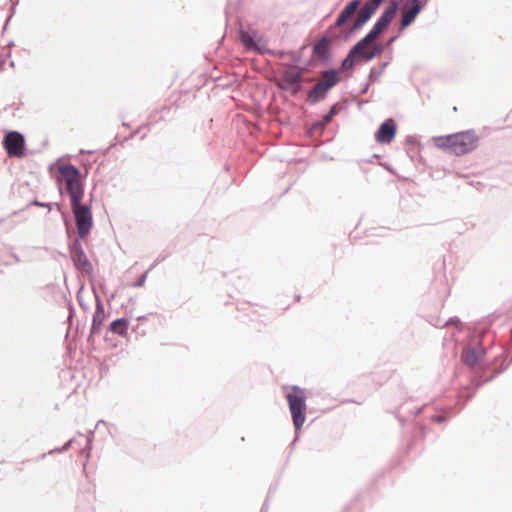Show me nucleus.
Instances as JSON below:
<instances>
[{
	"mask_svg": "<svg viewBox=\"0 0 512 512\" xmlns=\"http://www.w3.org/2000/svg\"><path fill=\"white\" fill-rule=\"evenodd\" d=\"M128 328H129V322L125 318L117 319V320L113 321L110 325L111 332H113L114 334H117L119 336H122V337L127 335Z\"/></svg>",
	"mask_w": 512,
	"mask_h": 512,
	"instance_id": "4468645a",
	"label": "nucleus"
},
{
	"mask_svg": "<svg viewBox=\"0 0 512 512\" xmlns=\"http://www.w3.org/2000/svg\"><path fill=\"white\" fill-rule=\"evenodd\" d=\"M396 135V125L392 119L386 120L381 124L375 134V139L378 143L388 144L392 142Z\"/></svg>",
	"mask_w": 512,
	"mask_h": 512,
	"instance_id": "1a4fd4ad",
	"label": "nucleus"
},
{
	"mask_svg": "<svg viewBox=\"0 0 512 512\" xmlns=\"http://www.w3.org/2000/svg\"><path fill=\"white\" fill-rule=\"evenodd\" d=\"M3 146L11 157L21 158L25 155V139L17 131H10L5 135Z\"/></svg>",
	"mask_w": 512,
	"mask_h": 512,
	"instance_id": "423d86ee",
	"label": "nucleus"
},
{
	"mask_svg": "<svg viewBox=\"0 0 512 512\" xmlns=\"http://www.w3.org/2000/svg\"><path fill=\"white\" fill-rule=\"evenodd\" d=\"M338 73L335 70H328L322 73L321 79L308 94V101L316 103L323 99L326 93L338 83Z\"/></svg>",
	"mask_w": 512,
	"mask_h": 512,
	"instance_id": "20e7f679",
	"label": "nucleus"
},
{
	"mask_svg": "<svg viewBox=\"0 0 512 512\" xmlns=\"http://www.w3.org/2000/svg\"><path fill=\"white\" fill-rule=\"evenodd\" d=\"M482 356L483 352L481 349L471 348L464 351L462 358L469 366H475L478 364Z\"/></svg>",
	"mask_w": 512,
	"mask_h": 512,
	"instance_id": "ddd939ff",
	"label": "nucleus"
},
{
	"mask_svg": "<svg viewBox=\"0 0 512 512\" xmlns=\"http://www.w3.org/2000/svg\"><path fill=\"white\" fill-rule=\"evenodd\" d=\"M397 9L398 5L395 1H393L382 13V15L379 17V19L377 20V22L367 35L375 40L393 20V18L396 15Z\"/></svg>",
	"mask_w": 512,
	"mask_h": 512,
	"instance_id": "0eeeda50",
	"label": "nucleus"
},
{
	"mask_svg": "<svg viewBox=\"0 0 512 512\" xmlns=\"http://www.w3.org/2000/svg\"><path fill=\"white\" fill-rule=\"evenodd\" d=\"M302 72L296 67L285 70L277 79L276 84L280 89L287 90L293 95L301 89Z\"/></svg>",
	"mask_w": 512,
	"mask_h": 512,
	"instance_id": "39448f33",
	"label": "nucleus"
},
{
	"mask_svg": "<svg viewBox=\"0 0 512 512\" xmlns=\"http://www.w3.org/2000/svg\"><path fill=\"white\" fill-rule=\"evenodd\" d=\"M241 40L247 48H253L255 46L253 38L248 33L243 32L241 34Z\"/></svg>",
	"mask_w": 512,
	"mask_h": 512,
	"instance_id": "6ab92c4d",
	"label": "nucleus"
},
{
	"mask_svg": "<svg viewBox=\"0 0 512 512\" xmlns=\"http://www.w3.org/2000/svg\"><path fill=\"white\" fill-rule=\"evenodd\" d=\"M433 145L456 156L474 151L479 145V136L474 130H465L432 138Z\"/></svg>",
	"mask_w": 512,
	"mask_h": 512,
	"instance_id": "f03ea898",
	"label": "nucleus"
},
{
	"mask_svg": "<svg viewBox=\"0 0 512 512\" xmlns=\"http://www.w3.org/2000/svg\"><path fill=\"white\" fill-rule=\"evenodd\" d=\"M376 8H374L370 3H366L358 12V16L353 22V25L350 31L359 30L376 12Z\"/></svg>",
	"mask_w": 512,
	"mask_h": 512,
	"instance_id": "9b49d317",
	"label": "nucleus"
},
{
	"mask_svg": "<svg viewBox=\"0 0 512 512\" xmlns=\"http://www.w3.org/2000/svg\"><path fill=\"white\" fill-rule=\"evenodd\" d=\"M57 171L58 181L65 184L66 191L70 196L78 234L81 238H84L92 227V215L90 208L81 203L84 196V188L79 170L70 164H60L57 166Z\"/></svg>",
	"mask_w": 512,
	"mask_h": 512,
	"instance_id": "f257e3e1",
	"label": "nucleus"
},
{
	"mask_svg": "<svg viewBox=\"0 0 512 512\" xmlns=\"http://www.w3.org/2000/svg\"><path fill=\"white\" fill-rule=\"evenodd\" d=\"M332 113H333V109L330 111V113L328 115L325 116V118H324L325 122L330 121Z\"/></svg>",
	"mask_w": 512,
	"mask_h": 512,
	"instance_id": "412c9836",
	"label": "nucleus"
},
{
	"mask_svg": "<svg viewBox=\"0 0 512 512\" xmlns=\"http://www.w3.org/2000/svg\"><path fill=\"white\" fill-rule=\"evenodd\" d=\"M330 47V40L323 36L314 46L313 53L318 57L325 58L328 54Z\"/></svg>",
	"mask_w": 512,
	"mask_h": 512,
	"instance_id": "2eb2a0df",
	"label": "nucleus"
},
{
	"mask_svg": "<svg viewBox=\"0 0 512 512\" xmlns=\"http://www.w3.org/2000/svg\"><path fill=\"white\" fill-rule=\"evenodd\" d=\"M105 319V313L104 308L101 304H98L93 316V322H92V331L97 332L99 331L103 321Z\"/></svg>",
	"mask_w": 512,
	"mask_h": 512,
	"instance_id": "f3484780",
	"label": "nucleus"
},
{
	"mask_svg": "<svg viewBox=\"0 0 512 512\" xmlns=\"http://www.w3.org/2000/svg\"><path fill=\"white\" fill-rule=\"evenodd\" d=\"M422 10V4L419 0H410V4L406 3L402 9L401 26H409Z\"/></svg>",
	"mask_w": 512,
	"mask_h": 512,
	"instance_id": "9d476101",
	"label": "nucleus"
},
{
	"mask_svg": "<svg viewBox=\"0 0 512 512\" xmlns=\"http://www.w3.org/2000/svg\"><path fill=\"white\" fill-rule=\"evenodd\" d=\"M360 3V0H352L349 2L338 15L335 27H342L356 13Z\"/></svg>",
	"mask_w": 512,
	"mask_h": 512,
	"instance_id": "f8f14e48",
	"label": "nucleus"
},
{
	"mask_svg": "<svg viewBox=\"0 0 512 512\" xmlns=\"http://www.w3.org/2000/svg\"><path fill=\"white\" fill-rule=\"evenodd\" d=\"M373 41L374 39L366 35L351 49L352 56H356L358 59L362 58L366 61L372 60L381 51L377 46L371 47Z\"/></svg>",
	"mask_w": 512,
	"mask_h": 512,
	"instance_id": "6e6552de",
	"label": "nucleus"
},
{
	"mask_svg": "<svg viewBox=\"0 0 512 512\" xmlns=\"http://www.w3.org/2000/svg\"><path fill=\"white\" fill-rule=\"evenodd\" d=\"M357 59L356 56H352V51L350 50L348 56L342 62V69L348 70L353 68Z\"/></svg>",
	"mask_w": 512,
	"mask_h": 512,
	"instance_id": "a211bd4d",
	"label": "nucleus"
},
{
	"mask_svg": "<svg viewBox=\"0 0 512 512\" xmlns=\"http://www.w3.org/2000/svg\"><path fill=\"white\" fill-rule=\"evenodd\" d=\"M286 399L295 430L299 431L306 420V393L302 388L293 386L286 394Z\"/></svg>",
	"mask_w": 512,
	"mask_h": 512,
	"instance_id": "7ed1b4c3",
	"label": "nucleus"
},
{
	"mask_svg": "<svg viewBox=\"0 0 512 512\" xmlns=\"http://www.w3.org/2000/svg\"><path fill=\"white\" fill-rule=\"evenodd\" d=\"M383 1L384 0H369L368 3H370L374 8L378 9Z\"/></svg>",
	"mask_w": 512,
	"mask_h": 512,
	"instance_id": "aec40b11",
	"label": "nucleus"
},
{
	"mask_svg": "<svg viewBox=\"0 0 512 512\" xmlns=\"http://www.w3.org/2000/svg\"><path fill=\"white\" fill-rule=\"evenodd\" d=\"M75 264L83 270H88L91 267L85 253L81 249H75L72 254Z\"/></svg>",
	"mask_w": 512,
	"mask_h": 512,
	"instance_id": "dca6fc26",
	"label": "nucleus"
}]
</instances>
